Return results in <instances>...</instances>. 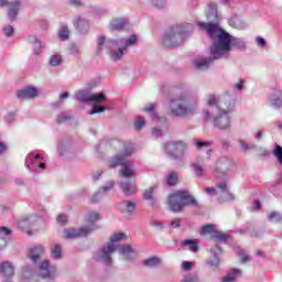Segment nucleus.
<instances>
[{"label":"nucleus","instance_id":"obj_1","mask_svg":"<svg viewBox=\"0 0 282 282\" xmlns=\"http://www.w3.org/2000/svg\"><path fill=\"white\" fill-rule=\"evenodd\" d=\"M200 30H206L212 39L210 53L213 58H228L232 50V35L224 31L217 23L197 22Z\"/></svg>","mask_w":282,"mask_h":282},{"label":"nucleus","instance_id":"obj_2","mask_svg":"<svg viewBox=\"0 0 282 282\" xmlns=\"http://www.w3.org/2000/svg\"><path fill=\"white\" fill-rule=\"evenodd\" d=\"M127 239V235L122 232L115 234L110 241L102 246V248L95 254L96 261H100L106 265H112L113 259L111 256L116 250L123 257L124 261H133L138 254V251L131 248V245H116L118 241Z\"/></svg>","mask_w":282,"mask_h":282},{"label":"nucleus","instance_id":"obj_3","mask_svg":"<svg viewBox=\"0 0 282 282\" xmlns=\"http://www.w3.org/2000/svg\"><path fill=\"white\" fill-rule=\"evenodd\" d=\"M135 43H138V36L135 35L119 40H107L105 35H99L97 39V54H101L106 47L111 61H122V56L127 54V48L133 47Z\"/></svg>","mask_w":282,"mask_h":282},{"label":"nucleus","instance_id":"obj_4","mask_svg":"<svg viewBox=\"0 0 282 282\" xmlns=\"http://www.w3.org/2000/svg\"><path fill=\"white\" fill-rule=\"evenodd\" d=\"M169 109L174 118H188L199 111V102L197 98H193V96L185 91L170 100Z\"/></svg>","mask_w":282,"mask_h":282},{"label":"nucleus","instance_id":"obj_5","mask_svg":"<svg viewBox=\"0 0 282 282\" xmlns=\"http://www.w3.org/2000/svg\"><path fill=\"white\" fill-rule=\"evenodd\" d=\"M133 151H135V148L133 147V143L126 142L123 144V149L121 152L117 153L116 156L109 160V167L116 169V166L120 167V175L121 177H124V180H131V177L135 176V169H133V161L130 160L131 155H133Z\"/></svg>","mask_w":282,"mask_h":282},{"label":"nucleus","instance_id":"obj_6","mask_svg":"<svg viewBox=\"0 0 282 282\" xmlns=\"http://www.w3.org/2000/svg\"><path fill=\"white\" fill-rule=\"evenodd\" d=\"M195 28L191 23H182L170 28L163 36V45L165 47H180L193 35Z\"/></svg>","mask_w":282,"mask_h":282},{"label":"nucleus","instance_id":"obj_7","mask_svg":"<svg viewBox=\"0 0 282 282\" xmlns=\"http://www.w3.org/2000/svg\"><path fill=\"white\" fill-rule=\"evenodd\" d=\"M167 204L172 213H182L186 206L197 207V199L186 189L176 191L169 196Z\"/></svg>","mask_w":282,"mask_h":282},{"label":"nucleus","instance_id":"obj_8","mask_svg":"<svg viewBox=\"0 0 282 282\" xmlns=\"http://www.w3.org/2000/svg\"><path fill=\"white\" fill-rule=\"evenodd\" d=\"M202 117L205 122H212L214 129L218 131H228L230 129V112L213 108L212 110H203Z\"/></svg>","mask_w":282,"mask_h":282},{"label":"nucleus","instance_id":"obj_9","mask_svg":"<svg viewBox=\"0 0 282 282\" xmlns=\"http://www.w3.org/2000/svg\"><path fill=\"white\" fill-rule=\"evenodd\" d=\"M188 152V144L184 141H171L165 143V153L172 158V160H184Z\"/></svg>","mask_w":282,"mask_h":282},{"label":"nucleus","instance_id":"obj_10","mask_svg":"<svg viewBox=\"0 0 282 282\" xmlns=\"http://www.w3.org/2000/svg\"><path fill=\"white\" fill-rule=\"evenodd\" d=\"M98 225H93L91 227H82V228H68L63 231V239H78L80 237H87L94 230H98Z\"/></svg>","mask_w":282,"mask_h":282},{"label":"nucleus","instance_id":"obj_11","mask_svg":"<svg viewBox=\"0 0 282 282\" xmlns=\"http://www.w3.org/2000/svg\"><path fill=\"white\" fill-rule=\"evenodd\" d=\"M232 169V161L228 156H221L216 162V167L213 171L215 177L221 178L228 175V171Z\"/></svg>","mask_w":282,"mask_h":282},{"label":"nucleus","instance_id":"obj_12","mask_svg":"<svg viewBox=\"0 0 282 282\" xmlns=\"http://www.w3.org/2000/svg\"><path fill=\"white\" fill-rule=\"evenodd\" d=\"M213 109L232 113L235 111V98L230 95H221L218 97V104Z\"/></svg>","mask_w":282,"mask_h":282},{"label":"nucleus","instance_id":"obj_13","mask_svg":"<svg viewBox=\"0 0 282 282\" xmlns=\"http://www.w3.org/2000/svg\"><path fill=\"white\" fill-rule=\"evenodd\" d=\"M212 256L207 261L209 268L215 272V270H219V257H221V247L216 245L215 248L210 249Z\"/></svg>","mask_w":282,"mask_h":282},{"label":"nucleus","instance_id":"obj_14","mask_svg":"<svg viewBox=\"0 0 282 282\" xmlns=\"http://www.w3.org/2000/svg\"><path fill=\"white\" fill-rule=\"evenodd\" d=\"M115 184L116 183L113 181H109L108 183H106L105 186L99 188V191L91 196L90 202H93V204H96V202H100L102 197H105V194L109 193V191L113 188Z\"/></svg>","mask_w":282,"mask_h":282},{"label":"nucleus","instance_id":"obj_15","mask_svg":"<svg viewBox=\"0 0 282 282\" xmlns=\"http://www.w3.org/2000/svg\"><path fill=\"white\" fill-rule=\"evenodd\" d=\"M120 188L126 197H131L138 193V185L135 184V181L121 182Z\"/></svg>","mask_w":282,"mask_h":282},{"label":"nucleus","instance_id":"obj_16","mask_svg":"<svg viewBox=\"0 0 282 282\" xmlns=\"http://www.w3.org/2000/svg\"><path fill=\"white\" fill-rule=\"evenodd\" d=\"M19 10H21V1L13 0L8 6V19L9 21H17V17H19Z\"/></svg>","mask_w":282,"mask_h":282},{"label":"nucleus","instance_id":"obj_17","mask_svg":"<svg viewBox=\"0 0 282 282\" xmlns=\"http://www.w3.org/2000/svg\"><path fill=\"white\" fill-rule=\"evenodd\" d=\"M39 96V89L34 86H28L22 90H19L17 97L19 100H25V98H36Z\"/></svg>","mask_w":282,"mask_h":282},{"label":"nucleus","instance_id":"obj_18","mask_svg":"<svg viewBox=\"0 0 282 282\" xmlns=\"http://www.w3.org/2000/svg\"><path fill=\"white\" fill-rule=\"evenodd\" d=\"M213 61H219V58H213V55L210 57L196 58L194 61V67H196L200 72H204L205 69H208L210 65H213Z\"/></svg>","mask_w":282,"mask_h":282},{"label":"nucleus","instance_id":"obj_19","mask_svg":"<svg viewBox=\"0 0 282 282\" xmlns=\"http://www.w3.org/2000/svg\"><path fill=\"white\" fill-rule=\"evenodd\" d=\"M270 106L273 109H281L282 107V90L281 89H273L270 97H269Z\"/></svg>","mask_w":282,"mask_h":282},{"label":"nucleus","instance_id":"obj_20","mask_svg":"<svg viewBox=\"0 0 282 282\" xmlns=\"http://www.w3.org/2000/svg\"><path fill=\"white\" fill-rule=\"evenodd\" d=\"M73 23L82 34H87V32H89V21H87V19L77 15L73 20Z\"/></svg>","mask_w":282,"mask_h":282},{"label":"nucleus","instance_id":"obj_21","mask_svg":"<svg viewBox=\"0 0 282 282\" xmlns=\"http://www.w3.org/2000/svg\"><path fill=\"white\" fill-rule=\"evenodd\" d=\"M206 18L209 21L207 23H217V21H219V15L217 13V4L215 3L208 4L207 11H206Z\"/></svg>","mask_w":282,"mask_h":282},{"label":"nucleus","instance_id":"obj_22","mask_svg":"<svg viewBox=\"0 0 282 282\" xmlns=\"http://www.w3.org/2000/svg\"><path fill=\"white\" fill-rule=\"evenodd\" d=\"M45 252V248L43 246H36L30 250L29 257L32 263H39L41 261V257Z\"/></svg>","mask_w":282,"mask_h":282},{"label":"nucleus","instance_id":"obj_23","mask_svg":"<svg viewBox=\"0 0 282 282\" xmlns=\"http://www.w3.org/2000/svg\"><path fill=\"white\" fill-rule=\"evenodd\" d=\"M76 99L78 100V102H90L91 100V89H83V90H78L76 94Z\"/></svg>","mask_w":282,"mask_h":282},{"label":"nucleus","instance_id":"obj_24","mask_svg":"<svg viewBox=\"0 0 282 282\" xmlns=\"http://www.w3.org/2000/svg\"><path fill=\"white\" fill-rule=\"evenodd\" d=\"M0 274L3 276H13L14 275V267L10 262H3L0 264Z\"/></svg>","mask_w":282,"mask_h":282},{"label":"nucleus","instance_id":"obj_25","mask_svg":"<svg viewBox=\"0 0 282 282\" xmlns=\"http://www.w3.org/2000/svg\"><path fill=\"white\" fill-rule=\"evenodd\" d=\"M238 276H241V270L231 269L228 272V274L221 279V282H235V281H237Z\"/></svg>","mask_w":282,"mask_h":282},{"label":"nucleus","instance_id":"obj_26","mask_svg":"<svg viewBox=\"0 0 282 282\" xmlns=\"http://www.w3.org/2000/svg\"><path fill=\"white\" fill-rule=\"evenodd\" d=\"M110 28L117 31L127 30V28H129V22L124 19H117L110 23Z\"/></svg>","mask_w":282,"mask_h":282},{"label":"nucleus","instance_id":"obj_27","mask_svg":"<svg viewBox=\"0 0 282 282\" xmlns=\"http://www.w3.org/2000/svg\"><path fill=\"white\" fill-rule=\"evenodd\" d=\"M158 184H154L150 186L148 189L144 191L143 193V199L147 202H151L152 206L155 204V198L153 197V193L156 191Z\"/></svg>","mask_w":282,"mask_h":282},{"label":"nucleus","instance_id":"obj_28","mask_svg":"<svg viewBox=\"0 0 282 282\" xmlns=\"http://www.w3.org/2000/svg\"><path fill=\"white\" fill-rule=\"evenodd\" d=\"M119 210L121 213H133L135 210V204L131 200H122L119 204Z\"/></svg>","mask_w":282,"mask_h":282},{"label":"nucleus","instance_id":"obj_29","mask_svg":"<svg viewBox=\"0 0 282 282\" xmlns=\"http://www.w3.org/2000/svg\"><path fill=\"white\" fill-rule=\"evenodd\" d=\"M39 270H40V274H41L42 279H50L51 273H50V261L48 260L42 261L40 263Z\"/></svg>","mask_w":282,"mask_h":282},{"label":"nucleus","instance_id":"obj_30","mask_svg":"<svg viewBox=\"0 0 282 282\" xmlns=\"http://www.w3.org/2000/svg\"><path fill=\"white\" fill-rule=\"evenodd\" d=\"M11 232L8 227H0V250L8 245V235Z\"/></svg>","mask_w":282,"mask_h":282},{"label":"nucleus","instance_id":"obj_31","mask_svg":"<svg viewBox=\"0 0 282 282\" xmlns=\"http://www.w3.org/2000/svg\"><path fill=\"white\" fill-rule=\"evenodd\" d=\"M86 221L87 224H90V225L85 226L84 228H91L93 226H96V221H100V214L97 212H90L87 215Z\"/></svg>","mask_w":282,"mask_h":282},{"label":"nucleus","instance_id":"obj_32","mask_svg":"<svg viewBox=\"0 0 282 282\" xmlns=\"http://www.w3.org/2000/svg\"><path fill=\"white\" fill-rule=\"evenodd\" d=\"M162 263V258L160 257H150L143 261L145 268H158Z\"/></svg>","mask_w":282,"mask_h":282},{"label":"nucleus","instance_id":"obj_33","mask_svg":"<svg viewBox=\"0 0 282 282\" xmlns=\"http://www.w3.org/2000/svg\"><path fill=\"white\" fill-rule=\"evenodd\" d=\"M206 105H208L209 108L203 109V111H212V109L214 107H217V105H219V97H217L216 95H213V94L208 95Z\"/></svg>","mask_w":282,"mask_h":282},{"label":"nucleus","instance_id":"obj_34","mask_svg":"<svg viewBox=\"0 0 282 282\" xmlns=\"http://www.w3.org/2000/svg\"><path fill=\"white\" fill-rule=\"evenodd\" d=\"M90 102H95L96 105H104V102H107V96H105V93L91 94Z\"/></svg>","mask_w":282,"mask_h":282},{"label":"nucleus","instance_id":"obj_35","mask_svg":"<svg viewBox=\"0 0 282 282\" xmlns=\"http://www.w3.org/2000/svg\"><path fill=\"white\" fill-rule=\"evenodd\" d=\"M51 257L53 259H63V247H61V245H55L51 249Z\"/></svg>","mask_w":282,"mask_h":282},{"label":"nucleus","instance_id":"obj_36","mask_svg":"<svg viewBox=\"0 0 282 282\" xmlns=\"http://www.w3.org/2000/svg\"><path fill=\"white\" fill-rule=\"evenodd\" d=\"M48 64L51 67H58L63 64V56L61 54H54L50 57Z\"/></svg>","mask_w":282,"mask_h":282},{"label":"nucleus","instance_id":"obj_37","mask_svg":"<svg viewBox=\"0 0 282 282\" xmlns=\"http://www.w3.org/2000/svg\"><path fill=\"white\" fill-rule=\"evenodd\" d=\"M231 47H236V50H246V42L231 35Z\"/></svg>","mask_w":282,"mask_h":282},{"label":"nucleus","instance_id":"obj_38","mask_svg":"<svg viewBox=\"0 0 282 282\" xmlns=\"http://www.w3.org/2000/svg\"><path fill=\"white\" fill-rule=\"evenodd\" d=\"M212 241H228L227 234H224V231H214L212 237Z\"/></svg>","mask_w":282,"mask_h":282},{"label":"nucleus","instance_id":"obj_39","mask_svg":"<svg viewBox=\"0 0 282 282\" xmlns=\"http://www.w3.org/2000/svg\"><path fill=\"white\" fill-rule=\"evenodd\" d=\"M232 199H235V195H232V193H230L228 189H227V192H224L223 194H219V196H218V202L220 204H224L226 202H232Z\"/></svg>","mask_w":282,"mask_h":282},{"label":"nucleus","instance_id":"obj_40","mask_svg":"<svg viewBox=\"0 0 282 282\" xmlns=\"http://www.w3.org/2000/svg\"><path fill=\"white\" fill-rule=\"evenodd\" d=\"M178 182V174L177 172H170L169 175L166 176V184L169 186H175Z\"/></svg>","mask_w":282,"mask_h":282},{"label":"nucleus","instance_id":"obj_41","mask_svg":"<svg viewBox=\"0 0 282 282\" xmlns=\"http://www.w3.org/2000/svg\"><path fill=\"white\" fill-rule=\"evenodd\" d=\"M150 3L158 10H164V8H169V2H166V0H150Z\"/></svg>","mask_w":282,"mask_h":282},{"label":"nucleus","instance_id":"obj_42","mask_svg":"<svg viewBox=\"0 0 282 282\" xmlns=\"http://www.w3.org/2000/svg\"><path fill=\"white\" fill-rule=\"evenodd\" d=\"M191 166L197 177H204V167L199 163L192 162Z\"/></svg>","mask_w":282,"mask_h":282},{"label":"nucleus","instance_id":"obj_43","mask_svg":"<svg viewBox=\"0 0 282 282\" xmlns=\"http://www.w3.org/2000/svg\"><path fill=\"white\" fill-rule=\"evenodd\" d=\"M268 219H269V221H272L273 224H281V221H282L281 213H279V212H271L268 215Z\"/></svg>","mask_w":282,"mask_h":282},{"label":"nucleus","instance_id":"obj_44","mask_svg":"<svg viewBox=\"0 0 282 282\" xmlns=\"http://www.w3.org/2000/svg\"><path fill=\"white\" fill-rule=\"evenodd\" d=\"M32 158H34L35 160H41V154L29 153L26 155L25 166L29 171H32V166H30V164H34V162H32Z\"/></svg>","mask_w":282,"mask_h":282},{"label":"nucleus","instance_id":"obj_45","mask_svg":"<svg viewBox=\"0 0 282 282\" xmlns=\"http://www.w3.org/2000/svg\"><path fill=\"white\" fill-rule=\"evenodd\" d=\"M34 274V269L30 267V264H26L22 268V278L30 279Z\"/></svg>","mask_w":282,"mask_h":282},{"label":"nucleus","instance_id":"obj_46","mask_svg":"<svg viewBox=\"0 0 282 282\" xmlns=\"http://www.w3.org/2000/svg\"><path fill=\"white\" fill-rule=\"evenodd\" d=\"M272 153L274 158L278 160L279 164L282 165V147L279 144H275Z\"/></svg>","mask_w":282,"mask_h":282},{"label":"nucleus","instance_id":"obj_47","mask_svg":"<svg viewBox=\"0 0 282 282\" xmlns=\"http://www.w3.org/2000/svg\"><path fill=\"white\" fill-rule=\"evenodd\" d=\"M183 246H189V250L192 252H197V250H199V246L196 240H184Z\"/></svg>","mask_w":282,"mask_h":282},{"label":"nucleus","instance_id":"obj_48","mask_svg":"<svg viewBox=\"0 0 282 282\" xmlns=\"http://www.w3.org/2000/svg\"><path fill=\"white\" fill-rule=\"evenodd\" d=\"M144 124H147L144 117H138L137 120L134 121V129L137 131H141V129H144Z\"/></svg>","mask_w":282,"mask_h":282},{"label":"nucleus","instance_id":"obj_49","mask_svg":"<svg viewBox=\"0 0 282 282\" xmlns=\"http://www.w3.org/2000/svg\"><path fill=\"white\" fill-rule=\"evenodd\" d=\"M210 232H215V226L213 225H205L200 229V235H210Z\"/></svg>","mask_w":282,"mask_h":282},{"label":"nucleus","instance_id":"obj_50","mask_svg":"<svg viewBox=\"0 0 282 282\" xmlns=\"http://www.w3.org/2000/svg\"><path fill=\"white\" fill-rule=\"evenodd\" d=\"M106 107L100 106V105H95L93 106V109L89 111V116H94V113H102L106 111Z\"/></svg>","mask_w":282,"mask_h":282},{"label":"nucleus","instance_id":"obj_51","mask_svg":"<svg viewBox=\"0 0 282 282\" xmlns=\"http://www.w3.org/2000/svg\"><path fill=\"white\" fill-rule=\"evenodd\" d=\"M56 120L59 123L67 122L68 120H72V116L67 115L66 112H61L57 115Z\"/></svg>","mask_w":282,"mask_h":282},{"label":"nucleus","instance_id":"obj_52","mask_svg":"<svg viewBox=\"0 0 282 282\" xmlns=\"http://www.w3.org/2000/svg\"><path fill=\"white\" fill-rule=\"evenodd\" d=\"M69 53L75 56V58H78V56H80V47H78V45L76 44H72L69 46Z\"/></svg>","mask_w":282,"mask_h":282},{"label":"nucleus","instance_id":"obj_53","mask_svg":"<svg viewBox=\"0 0 282 282\" xmlns=\"http://www.w3.org/2000/svg\"><path fill=\"white\" fill-rule=\"evenodd\" d=\"M59 39L62 41H67V39H69V30L67 29V26H63L59 30Z\"/></svg>","mask_w":282,"mask_h":282},{"label":"nucleus","instance_id":"obj_54","mask_svg":"<svg viewBox=\"0 0 282 282\" xmlns=\"http://www.w3.org/2000/svg\"><path fill=\"white\" fill-rule=\"evenodd\" d=\"M4 36L11 37L14 36V26L8 24L3 28Z\"/></svg>","mask_w":282,"mask_h":282},{"label":"nucleus","instance_id":"obj_55","mask_svg":"<svg viewBox=\"0 0 282 282\" xmlns=\"http://www.w3.org/2000/svg\"><path fill=\"white\" fill-rule=\"evenodd\" d=\"M41 52H43V42L39 40L33 44V54H41Z\"/></svg>","mask_w":282,"mask_h":282},{"label":"nucleus","instance_id":"obj_56","mask_svg":"<svg viewBox=\"0 0 282 282\" xmlns=\"http://www.w3.org/2000/svg\"><path fill=\"white\" fill-rule=\"evenodd\" d=\"M216 187L218 188V195H221L223 193H226L228 191V183L226 182H220L216 185Z\"/></svg>","mask_w":282,"mask_h":282},{"label":"nucleus","instance_id":"obj_57","mask_svg":"<svg viewBox=\"0 0 282 282\" xmlns=\"http://www.w3.org/2000/svg\"><path fill=\"white\" fill-rule=\"evenodd\" d=\"M249 235L253 239H259V238L263 237V230H261V229H253V230L250 231Z\"/></svg>","mask_w":282,"mask_h":282},{"label":"nucleus","instance_id":"obj_58","mask_svg":"<svg viewBox=\"0 0 282 282\" xmlns=\"http://www.w3.org/2000/svg\"><path fill=\"white\" fill-rule=\"evenodd\" d=\"M56 221L59 226H66L67 224V215L65 214H59L56 218Z\"/></svg>","mask_w":282,"mask_h":282},{"label":"nucleus","instance_id":"obj_59","mask_svg":"<svg viewBox=\"0 0 282 282\" xmlns=\"http://www.w3.org/2000/svg\"><path fill=\"white\" fill-rule=\"evenodd\" d=\"M14 120H17V113H14V112H9L4 117V122H7L8 124L14 122Z\"/></svg>","mask_w":282,"mask_h":282},{"label":"nucleus","instance_id":"obj_60","mask_svg":"<svg viewBox=\"0 0 282 282\" xmlns=\"http://www.w3.org/2000/svg\"><path fill=\"white\" fill-rule=\"evenodd\" d=\"M199 276L197 274L186 275L181 282H198Z\"/></svg>","mask_w":282,"mask_h":282},{"label":"nucleus","instance_id":"obj_61","mask_svg":"<svg viewBox=\"0 0 282 282\" xmlns=\"http://www.w3.org/2000/svg\"><path fill=\"white\" fill-rule=\"evenodd\" d=\"M239 144H240L241 149H243V151H249V149L257 148V145H254V144L248 145V143H246V141H243V140H240Z\"/></svg>","mask_w":282,"mask_h":282},{"label":"nucleus","instance_id":"obj_62","mask_svg":"<svg viewBox=\"0 0 282 282\" xmlns=\"http://www.w3.org/2000/svg\"><path fill=\"white\" fill-rule=\"evenodd\" d=\"M170 226H172V228H181L182 226V219L180 218H174L171 223Z\"/></svg>","mask_w":282,"mask_h":282},{"label":"nucleus","instance_id":"obj_63","mask_svg":"<svg viewBox=\"0 0 282 282\" xmlns=\"http://www.w3.org/2000/svg\"><path fill=\"white\" fill-rule=\"evenodd\" d=\"M256 43L258 45V47H265L267 43H265V39L258 36L256 37Z\"/></svg>","mask_w":282,"mask_h":282},{"label":"nucleus","instance_id":"obj_64","mask_svg":"<svg viewBox=\"0 0 282 282\" xmlns=\"http://www.w3.org/2000/svg\"><path fill=\"white\" fill-rule=\"evenodd\" d=\"M182 268H183V270H185L186 272H188V270H192V269H193V262H191V261H183Z\"/></svg>","mask_w":282,"mask_h":282}]
</instances>
